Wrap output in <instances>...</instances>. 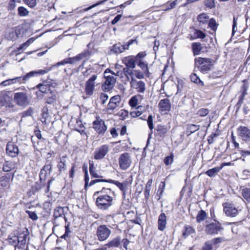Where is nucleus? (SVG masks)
Segmentation results:
<instances>
[{
	"label": "nucleus",
	"mask_w": 250,
	"mask_h": 250,
	"mask_svg": "<svg viewBox=\"0 0 250 250\" xmlns=\"http://www.w3.org/2000/svg\"><path fill=\"white\" fill-rule=\"evenodd\" d=\"M6 151L7 154L11 157H15L19 153L18 146L13 142H9L7 144Z\"/></svg>",
	"instance_id": "13"
},
{
	"label": "nucleus",
	"mask_w": 250,
	"mask_h": 250,
	"mask_svg": "<svg viewBox=\"0 0 250 250\" xmlns=\"http://www.w3.org/2000/svg\"><path fill=\"white\" fill-rule=\"evenodd\" d=\"M205 5L207 7L211 9L215 7V3L214 0H206Z\"/></svg>",
	"instance_id": "57"
},
{
	"label": "nucleus",
	"mask_w": 250,
	"mask_h": 250,
	"mask_svg": "<svg viewBox=\"0 0 250 250\" xmlns=\"http://www.w3.org/2000/svg\"><path fill=\"white\" fill-rule=\"evenodd\" d=\"M147 122L149 128L150 130H152L153 128V117L152 115L148 116Z\"/></svg>",
	"instance_id": "62"
},
{
	"label": "nucleus",
	"mask_w": 250,
	"mask_h": 250,
	"mask_svg": "<svg viewBox=\"0 0 250 250\" xmlns=\"http://www.w3.org/2000/svg\"><path fill=\"white\" fill-rule=\"evenodd\" d=\"M193 36L195 38L204 39L206 37V34L199 30H195Z\"/></svg>",
	"instance_id": "48"
},
{
	"label": "nucleus",
	"mask_w": 250,
	"mask_h": 250,
	"mask_svg": "<svg viewBox=\"0 0 250 250\" xmlns=\"http://www.w3.org/2000/svg\"><path fill=\"white\" fill-rule=\"evenodd\" d=\"M50 70H51V68H45L44 69H42V70L40 69V70H38L32 71L27 73L26 75L23 76L22 80H23L24 82H25V83H26L31 78L36 76H38V75H44L46 73H47Z\"/></svg>",
	"instance_id": "11"
},
{
	"label": "nucleus",
	"mask_w": 250,
	"mask_h": 250,
	"mask_svg": "<svg viewBox=\"0 0 250 250\" xmlns=\"http://www.w3.org/2000/svg\"><path fill=\"white\" fill-rule=\"evenodd\" d=\"M238 134L245 141L250 140V129L247 127L241 126L238 129Z\"/></svg>",
	"instance_id": "16"
},
{
	"label": "nucleus",
	"mask_w": 250,
	"mask_h": 250,
	"mask_svg": "<svg viewBox=\"0 0 250 250\" xmlns=\"http://www.w3.org/2000/svg\"><path fill=\"white\" fill-rule=\"evenodd\" d=\"M167 130V128L165 126L159 125L157 127L158 134L161 137L164 136Z\"/></svg>",
	"instance_id": "43"
},
{
	"label": "nucleus",
	"mask_w": 250,
	"mask_h": 250,
	"mask_svg": "<svg viewBox=\"0 0 250 250\" xmlns=\"http://www.w3.org/2000/svg\"><path fill=\"white\" fill-rule=\"evenodd\" d=\"M120 168L125 170L128 168L132 163L130 154L127 152L121 154L118 159Z\"/></svg>",
	"instance_id": "3"
},
{
	"label": "nucleus",
	"mask_w": 250,
	"mask_h": 250,
	"mask_svg": "<svg viewBox=\"0 0 250 250\" xmlns=\"http://www.w3.org/2000/svg\"><path fill=\"white\" fill-rule=\"evenodd\" d=\"M105 79L104 83L102 85V90L104 91H109L112 89L116 82V79L112 76L104 75Z\"/></svg>",
	"instance_id": "8"
},
{
	"label": "nucleus",
	"mask_w": 250,
	"mask_h": 250,
	"mask_svg": "<svg viewBox=\"0 0 250 250\" xmlns=\"http://www.w3.org/2000/svg\"><path fill=\"white\" fill-rule=\"evenodd\" d=\"M48 95L47 96V99L46 103L48 104H52L56 100V92L55 91H50L49 93L47 94Z\"/></svg>",
	"instance_id": "28"
},
{
	"label": "nucleus",
	"mask_w": 250,
	"mask_h": 250,
	"mask_svg": "<svg viewBox=\"0 0 250 250\" xmlns=\"http://www.w3.org/2000/svg\"><path fill=\"white\" fill-rule=\"evenodd\" d=\"M194 62L195 67L205 74L212 70L214 61L210 58L198 57L195 59Z\"/></svg>",
	"instance_id": "1"
},
{
	"label": "nucleus",
	"mask_w": 250,
	"mask_h": 250,
	"mask_svg": "<svg viewBox=\"0 0 250 250\" xmlns=\"http://www.w3.org/2000/svg\"><path fill=\"white\" fill-rule=\"evenodd\" d=\"M121 244V238L119 237L114 238L112 240L109 241L106 246L108 248L119 247Z\"/></svg>",
	"instance_id": "25"
},
{
	"label": "nucleus",
	"mask_w": 250,
	"mask_h": 250,
	"mask_svg": "<svg viewBox=\"0 0 250 250\" xmlns=\"http://www.w3.org/2000/svg\"><path fill=\"white\" fill-rule=\"evenodd\" d=\"M65 233L61 237L62 238L66 239L67 238L69 237V234L71 232V230L69 228V223H68L67 225H66L65 226Z\"/></svg>",
	"instance_id": "52"
},
{
	"label": "nucleus",
	"mask_w": 250,
	"mask_h": 250,
	"mask_svg": "<svg viewBox=\"0 0 250 250\" xmlns=\"http://www.w3.org/2000/svg\"><path fill=\"white\" fill-rule=\"evenodd\" d=\"M109 183L114 184L116 185L121 190L123 191V194L124 197L125 196V191L127 189V183L126 182L120 183L118 181H115L112 179H108L107 180H104Z\"/></svg>",
	"instance_id": "19"
},
{
	"label": "nucleus",
	"mask_w": 250,
	"mask_h": 250,
	"mask_svg": "<svg viewBox=\"0 0 250 250\" xmlns=\"http://www.w3.org/2000/svg\"><path fill=\"white\" fill-rule=\"evenodd\" d=\"M18 236L16 235H14L12 237H9L8 239L9 243L10 245H13L15 247H16L18 245Z\"/></svg>",
	"instance_id": "45"
},
{
	"label": "nucleus",
	"mask_w": 250,
	"mask_h": 250,
	"mask_svg": "<svg viewBox=\"0 0 250 250\" xmlns=\"http://www.w3.org/2000/svg\"><path fill=\"white\" fill-rule=\"evenodd\" d=\"M109 146L107 145H103L97 148L94 152V158L99 160L103 159L108 153Z\"/></svg>",
	"instance_id": "7"
},
{
	"label": "nucleus",
	"mask_w": 250,
	"mask_h": 250,
	"mask_svg": "<svg viewBox=\"0 0 250 250\" xmlns=\"http://www.w3.org/2000/svg\"><path fill=\"white\" fill-rule=\"evenodd\" d=\"M160 111L165 114H166L171 109V104L170 100L168 99L161 100L158 104Z\"/></svg>",
	"instance_id": "15"
},
{
	"label": "nucleus",
	"mask_w": 250,
	"mask_h": 250,
	"mask_svg": "<svg viewBox=\"0 0 250 250\" xmlns=\"http://www.w3.org/2000/svg\"><path fill=\"white\" fill-rule=\"evenodd\" d=\"M125 51V47L121 43L114 44L111 49V51L114 53H121Z\"/></svg>",
	"instance_id": "31"
},
{
	"label": "nucleus",
	"mask_w": 250,
	"mask_h": 250,
	"mask_svg": "<svg viewBox=\"0 0 250 250\" xmlns=\"http://www.w3.org/2000/svg\"><path fill=\"white\" fill-rule=\"evenodd\" d=\"M13 177V174L8 173L0 178V185L1 188L5 189L9 187L10 180Z\"/></svg>",
	"instance_id": "18"
},
{
	"label": "nucleus",
	"mask_w": 250,
	"mask_h": 250,
	"mask_svg": "<svg viewBox=\"0 0 250 250\" xmlns=\"http://www.w3.org/2000/svg\"><path fill=\"white\" fill-rule=\"evenodd\" d=\"M143 99V96L140 94L134 96L131 98L129 101V105L132 107H136L138 104L139 100H142Z\"/></svg>",
	"instance_id": "24"
},
{
	"label": "nucleus",
	"mask_w": 250,
	"mask_h": 250,
	"mask_svg": "<svg viewBox=\"0 0 250 250\" xmlns=\"http://www.w3.org/2000/svg\"><path fill=\"white\" fill-rule=\"evenodd\" d=\"M19 238L18 245H20V247H24L26 244V234H21L18 236Z\"/></svg>",
	"instance_id": "42"
},
{
	"label": "nucleus",
	"mask_w": 250,
	"mask_h": 250,
	"mask_svg": "<svg viewBox=\"0 0 250 250\" xmlns=\"http://www.w3.org/2000/svg\"><path fill=\"white\" fill-rule=\"evenodd\" d=\"M65 209H68V208L67 207H58L55 208L53 213V217L54 218L53 224L55 225V226H57L56 220L59 217H62L63 215H64Z\"/></svg>",
	"instance_id": "20"
},
{
	"label": "nucleus",
	"mask_w": 250,
	"mask_h": 250,
	"mask_svg": "<svg viewBox=\"0 0 250 250\" xmlns=\"http://www.w3.org/2000/svg\"><path fill=\"white\" fill-rule=\"evenodd\" d=\"M91 55V52L88 49L84 50L81 53L78 54L76 56V59L78 62L80 61L81 60L86 59V60H88L90 57Z\"/></svg>",
	"instance_id": "23"
},
{
	"label": "nucleus",
	"mask_w": 250,
	"mask_h": 250,
	"mask_svg": "<svg viewBox=\"0 0 250 250\" xmlns=\"http://www.w3.org/2000/svg\"><path fill=\"white\" fill-rule=\"evenodd\" d=\"M173 162V155L171 154L169 156L166 157L164 159V163L166 166H169L171 165Z\"/></svg>",
	"instance_id": "55"
},
{
	"label": "nucleus",
	"mask_w": 250,
	"mask_h": 250,
	"mask_svg": "<svg viewBox=\"0 0 250 250\" xmlns=\"http://www.w3.org/2000/svg\"><path fill=\"white\" fill-rule=\"evenodd\" d=\"M111 233V230L106 225H102L97 228L96 236L98 240L103 241L109 237Z\"/></svg>",
	"instance_id": "5"
},
{
	"label": "nucleus",
	"mask_w": 250,
	"mask_h": 250,
	"mask_svg": "<svg viewBox=\"0 0 250 250\" xmlns=\"http://www.w3.org/2000/svg\"><path fill=\"white\" fill-rule=\"evenodd\" d=\"M224 228L218 222L207 224L205 226V231L209 235H216L222 231Z\"/></svg>",
	"instance_id": "4"
},
{
	"label": "nucleus",
	"mask_w": 250,
	"mask_h": 250,
	"mask_svg": "<svg viewBox=\"0 0 250 250\" xmlns=\"http://www.w3.org/2000/svg\"><path fill=\"white\" fill-rule=\"evenodd\" d=\"M137 65L145 72H148L147 64L140 61L137 63Z\"/></svg>",
	"instance_id": "56"
},
{
	"label": "nucleus",
	"mask_w": 250,
	"mask_h": 250,
	"mask_svg": "<svg viewBox=\"0 0 250 250\" xmlns=\"http://www.w3.org/2000/svg\"><path fill=\"white\" fill-rule=\"evenodd\" d=\"M192 50L194 55L199 54L201 50V45L199 42L193 43L192 45Z\"/></svg>",
	"instance_id": "36"
},
{
	"label": "nucleus",
	"mask_w": 250,
	"mask_h": 250,
	"mask_svg": "<svg viewBox=\"0 0 250 250\" xmlns=\"http://www.w3.org/2000/svg\"><path fill=\"white\" fill-rule=\"evenodd\" d=\"M221 168L222 167H215L207 171L206 174L210 177H213L220 171Z\"/></svg>",
	"instance_id": "34"
},
{
	"label": "nucleus",
	"mask_w": 250,
	"mask_h": 250,
	"mask_svg": "<svg viewBox=\"0 0 250 250\" xmlns=\"http://www.w3.org/2000/svg\"><path fill=\"white\" fill-rule=\"evenodd\" d=\"M97 78V75H93L86 82L85 92L87 95L91 96L93 94L95 86V81Z\"/></svg>",
	"instance_id": "10"
},
{
	"label": "nucleus",
	"mask_w": 250,
	"mask_h": 250,
	"mask_svg": "<svg viewBox=\"0 0 250 250\" xmlns=\"http://www.w3.org/2000/svg\"><path fill=\"white\" fill-rule=\"evenodd\" d=\"M223 207L224 211L228 216L235 217L237 214L238 211L234 205L225 203L223 204Z\"/></svg>",
	"instance_id": "14"
},
{
	"label": "nucleus",
	"mask_w": 250,
	"mask_h": 250,
	"mask_svg": "<svg viewBox=\"0 0 250 250\" xmlns=\"http://www.w3.org/2000/svg\"><path fill=\"white\" fill-rule=\"evenodd\" d=\"M14 100L19 106L25 107L29 104V100L27 94L24 92H17L14 94Z\"/></svg>",
	"instance_id": "6"
},
{
	"label": "nucleus",
	"mask_w": 250,
	"mask_h": 250,
	"mask_svg": "<svg viewBox=\"0 0 250 250\" xmlns=\"http://www.w3.org/2000/svg\"><path fill=\"white\" fill-rule=\"evenodd\" d=\"M18 15L21 17H25L28 15L29 11L23 6H20L18 8Z\"/></svg>",
	"instance_id": "37"
},
{
	"label": "nucleus",
	"mask_w": 250,
	"mask_h": 250,
	"mask_svg": "<svg viewBox=\"0 0 250 250\" xmlns=\"http://www.w3.org/2000/svg\"><path fill=\"white\" fill-rule=\"evenodd\" d=\"M119 106V104H117L116 103H114L113 102H112L111 101H109V102L108 104H107V111L108 112H109L110 111H113L115 110L117 107Z\"/></svg>",
	"instance_id": "49"
},
{
	"label": "nucleus",
	"mask_w": 250,
	"mask_h": 250,
	"mask_svg": "<svg viewBox=\"0 0 250 250\" xmlns=\"http://www.w3.org/2000/svg\"><path fill=\"white\" fill-rule=\"evenodd\" d=\"M52 169V165L51 164H49L45 165L43 168L41 169L40 174H42L43 172H45V174L47 173V172L48 171L49 173H50Z\"/></svg>",
	"instance_id": "51"
},
{
	"label": "nucleus",
	"mask_w": 250,
	"mask_h": 250,
	"mask_svg": "<svg viewBox=\"0 0 250 250\" xmlns=\"http://www.w3.org/2000/svg\"><path fill=\"white\" fill-rule=\"evenodd\" d=\"M167 224V217L164 213L160 214L158 220V229L161 231L164 230Z\"/></svg>",
	"instance_id": "22"
},
{
	"label": "nucleus",
	"mask_w": 250,
	"mask_h": 250,
	"mask_svg": "<svg viewBox=\"0 0 250 250\" xmlns=\"http://www.w3.org/2000/svg\"><path fill=\"white\" fill-rule=\"evenodd\" d=\"M48 116V109L46 107H44L42 110V118L41 119V122L43 124H47L46 120Z\"/></svg>",
	"instance_id": "38"
},
{
	"label": "nucleus",
	"mask_w": 250,
	"mask_h": 250,
	"mask_svg": "<svg viewBox=\"0 0 250 250\" xmlns=\"http://www.w3.org/2000/svg\"><path fill=\"white\" fill-rule=\"evenodd\" d=\"M185 229L183 232V236L186 238L188 236L195 233V229L191 226L186 225L184 227Z\"/></svg>",
	"instance_id": "32"
},
{
	"label": "nucleus",
	"mask_w": 250,
	"mask_h": 250,
	"mask_svg": "<svg viewBox=\"0 0 250 250\" xmlns=\"http://www.w3.org/2000/svg\"><path fill=\"white\" fill-rule=\"evenodd\" d=\"M209 112V110L207 108H202L198 110L196 114L200 117H205L207 116Z\"/></svg>",
	"instance_id": "47"
},
{
	"label": "nucleus",
	"mask_w": 250,
	"mask_h": 250,
	"mask_svg": "<svg viewBox=\"0 0 250 250\" xmlns=\"http://www.w3.org/2000/svg\"><path fill=\"white\" fill-rule=\"evenodd\" d=\"M122 62L127 67L131 69L135 67L136 63L138 62L133 56H129L125 57L122 59Z\"/></svg>",
	"instance_id": "17"
},
{
	"label": "nucleus",
	"mask_w": 250,
	"mask_h": 250,
	"mask_svg": "<svg viewBox=\"0 0 250 250\" xmlns=\"http://www.w3.org/2000/svg\"><path fill=\"white\" fill-rule=\"evenodd\" d=\"M17 2L16 0H9L8 5V10H13L16 7V2Z\"/></svg>",
	"instance_id": "59"
},
{
	"label": "nucleus",
	"mask_w": 250,
	"mask_h": 250,
	"mask_svg": "<svg viewBox=\"0 0 250 250\" xmlns=\"http://www.w3.org/2000/svg\"><path fill=\"white\" fill-rule=\"evenodd\" d=\"M113 197L107 194L99 196L96 199L97 207L102 209H106L112 205Z\"/></svg>",
	"instance_id": "2"
},
{
	"label": "nucleus",
	"mask_w": 250,
	"mask_h": 250,
	"mask_svg": "<svg viewBox=\"0 0 250 250\" xmlns=\"http://www.w3.org/2000/svg\"><path fill=\"white\" fill-rule=\"evenodd\" d=\"M242 196L248 202L250 203V188H244L242 190Z\"/></svg>",
	"instance_id": "35"
},
{
	"label": "nucleus",
	"mask_w": 250,
	"mask_h": 250,
	"mask_svg": "<svg viewBox=\"0 0 250 250\" xmlns=\"http://www.w3.org/2000/svg\"><path fill=\"white\" fill-rule=\"evenodd\" d=\"M208 217L207 213L203 210H200L197 213L196 221L197 223H201L205 220Z\"/></svg>",
	"instance_id": "29"
},
{
	"label": "nucleus",
	"mask_w": 250,
	"mask_h": 250,
	"mask_svg": "<svg viewBox=\"0 0 250 250\" xmlns=\"http://www.w3.org/2000/svg\"><path fill=\"white\" fill-rule=\"evenodd\" d=\"M110 101L120 105L121 101V97L119 95H115L110 98Z\"/></svg>",
	"instance_id": "58"
},
{
	"label": "nucleus",
	"mask_w": 250,
	"mask_h": 250,
	"mask_svg": "<svg viewBox=\"0 0 250 250\" xmlns=\"http://www.w3.org/2000/svg\"><path fill=\"white\" fill-rule=\"evenodd\" d=\"M146 55V52H140L136 56H134L137 62L141 61L142 59H143Z\"/></svg>",
	"instance_id": "60"
},
{
	"label": "nucleus",
	"mask_w": 250,
	"mask_h": 250,
	"mask_svg": "<svg viewBox=\"0 0 250 250\" xmlns=\"http://www.w3.org/2000/svg\"><path fill=\"white\" fill-rule=\"evenodd\" d=\"M209 16L206 13H202L197 17V20L200 22V25L206 24L208 21Z\"/></svg>",
	"instance_id": "27"
},
{
	"label": "nucleus",
	"mask_w": 250,
	"mask_h": 250,
	"mask_svg": "<svg viewBox=\"0 0 250 250\" xmlns=\"http://www.w3.org/2000/svg\"><path fill=\"white\" fill-rule=\"evenodd\" d=\"M123 73L127 77H128V75H132V71L130 68L126 66L125 67L123 68Z\"/></svg>",
	"instance_id": "63"
},
{
	"label": "nucleus",
	"mask_w": 250,
	"mask_h": 250,
	"mask_svg": "<svg viewBox=\"0 0 250 250\" xmlns=\"http://www.w3.org/2000/svg\"><path fill=\"white\" fill-rule=\"evenodd\" d=\"M18 38V34L16 31L11 30L7 35V39L10 40L15 41Z\"/></svg>",
	"instance_id": "44"
},
{
	"label": "nucleus",
	"mask_w": 250,
	"mask_h": 250,
	"mask_svg": "<svg viewBox=\"0 0 250 250\" xmlns=\"http://www.w3.org/2000/svg\"><path fill=\"white\" fill-rule=\"evenodd\" d=\"M165 187V183L164 182H161L160 184L159 188L157 191V194H159V199L161 198L163 193Z\"/></svg>",
	"instance_id": "54"
},
{
	"label": "nucleus",
	"mask_w": 250,
	"mask_h": 250,
	"mask_svg": "<svg viewBox=\"0 0 250 250\" xmlns=\"http://www.w3.org/2000/svg\"><path fill=\"white\" fill-rule=\"evenodd\" d=\"M33 110L32 109V108L30 107L29 109H28L27 110L24 111L22 113V117H24L31 116V115L33 114Z\"/></svg>",
	"instance_id": "61"
},
{
	"label": "nucleus",
	"mask_w": 250,
	"mask_h": 250,
	"mask_svg": "<svg viewBox=\"0 0 250 250\" xmlns=\"http://www.w3.org/2000/svg\"><path fill=\"white\" fill-rule=\"evenodd\" d=\"M36 88L39 89V91L42 93L48 94L50 92V84L46 81L39 83L36 85Z\"/></svg>",
	"instance_id": "21"
},
{
	"label": "nucleus",
	"mask_w": 250,
	"mask_h": 250,
	"mask_svg": "<svg viewBox=\"0 0 250 250\" xmlns=\"http://www.w3.org/2000/svg\"><path fill=\"white\" fill-rule=\"evenodd\" d=\"M25 4L30 8H34L37 5V0H23Z\"/></svg>",
	"instance_id": "46"
},
{
	"label": "nucleus",
	"mask_w": 250,
	"mask_h": 250,
	"mask_svg": "<svg viewBox=\"0 0 250 250\" xmlns=\"http://www.w3.org/2000/svg\"><path fill=\"white\" fill-rule=\"evenodd\" d=\"M14 168V165L11 162L5 161L3 165L2 170L4 172H10Z\"/></svg>",
	"instance_id": "33"
},
{
	"label": "nucleus",
	"mask_w": 250,
	"mask_h": 250,
	"mask_svg": "<svg viewBox=\"0 0 250 250\" xmlns=\"http://www.w3.org/2000/svg\"><path fill=\"white\" fill-rule=\"evenodd\" d=\"M191 81L200 85L203 86L204 83L200 80L199 77L196 74H192L190 76Z\"/></svg>",
	"instance_id": "41"
},
{
	"label": "nucleus",
	"mask_w": 250,
	"mask_h": 250,
	"mask_svg": "<svg viewBox=\"0 0 250 250\" xmlns=\"http://www.w3.org/2000/svg\"><path fill=\"white\" fill-rule=\"evenodd\" d=\"M34 41V38H31L25 42L21 44L18 48L17 50L18 51L20 50L27 48Z\"/></svg>",
	"instance_id": "40"
},
{
	"label": "nucleus",
	"mask_w": 250,
	"mask_h": 250,
	"mask_svg": "<svg viewBox=\"0 0 250 250\" xmlns=\"http://www.w3.org/2000/svg\"><path fill=\"white\" fill-rule=\"evenodd\" d=\"M200 128L199 125L194 124H189L188 125L186 132L188 135H190L192 133L199 130Z\"/></svg>",
	"instance_id": "30"
},
{
	"label": "nucleus",
	"mask_w": 250,
	"mask_h": 250,
	"mask_svg": "<svg viewBox=\"0 0 250 250\" xmlns=\"http://www.w3.org/2000/svg\"><path fill=\"white\" fill-rule=\"evenodd\" d=\"M57 167L59 169L60 173H61L62 172L64 171L66 169L65 157L63 156L61 159L60 161L59 162L57 165Z\"/></svg>",
	"instance_id": "26"
},
{
	"label": "nucleus",
	"mask_w": 250,
	"mask_h": 250,
	"mask_svg": "<svg viewBox=\"0 0 250 250\" xmlns=\"http://www.w3.org/2000/svg\"><path fill=\"white\" fill-rule=\"evenodd\" d=\"M177 4V0H174L172 2L167 3L164 6L166 7L165 10H168L174 8Z\"/></svg>",
	"instance_id": "53"
},
{
	"label": "nucleus",
	"mask_w": 250,
	"mask_h": 250,
	"mask_svg": "<svg viewBox=\"0 0 250 250\" xmlns=\"http://www.w3.org/2000/svg\"><path fill=\"white\" fill-rule=\"evenodd\" d=\"M212 249V245L207 242H206L202 248V250H211Z\"/></svg>",
	"instance_id": "64"
},
{
	"label": "nucleus",
	"mask_w": 250,
	"mask_h": 250,
	"mask_svg": "<svg viewBox=\"0 0 250 250\" xmlns=\"http://www.w3.org/2000/svg\"><path fill=\"white\" fill-rule=\"evenodd\" d=\"M25 212L28 215L29 217L33 221H36L38 219V216L35 211H30L29 210H25Z\"/></svg>",
	"instance_id": "50"
},
{
	"label": "nucleus",
	"mask_w": 250,
	"mask_h": 250,
	"mask_svg": "<svg viewBox=\"0 0 250 250\" xmlns=\"http://www.w3.org/2000/svg\"><path fill=\"white\" fill-rule=\"evenodd\" d=\"M93 127L99 134H104L107 130V126L105 125L104 122L99 117L97 118L96 120L93 122Z\"/></svg>",
	"instance_id": "9"
},
{
	"label": "nucleus",
	"mask_w": 250,
	"mask_h": 250,
	"mask_svg": "<svg viewBox=\"0 0 250 250\" xmlns=\"http://www.w3.org/2000/svg\"><path fill=\"white\" fill-rule=\"evenodd\" d=\"M130 85L131 87L137 92L144 93L146 91V84L142 81H137L132 78Z\"/></svg>",
	"instance_id": "12"
},
{
	"label": "nucleus",
	"mask_w": 250,
	"mask_h": 250,
	"mask_svg": "<svg viewBox=\"0 0 250 250\" xmlns=\"http://www.w3.org/2000/svg\"><path fill=\"white\" fill-rule=\"evenodd\" d=\"M218 24L217 23L214 19L211 18L209 19L208 21V27L213 31H215L218 26Z\"/></svg>",
	"instance_id": "39"
}]
</instances>
